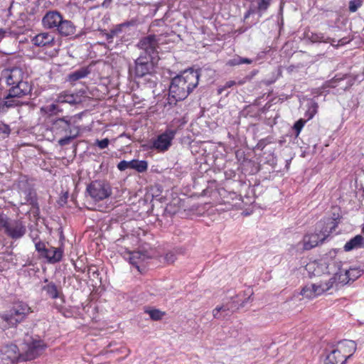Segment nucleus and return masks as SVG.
<instances>
[{
  "label": "nucleus",
  "instance_id": "f257e3e1",
  "mask_svg": "<svg viewBox=\"0 0 364 364\" xmlns=\"http://www.w3.org/2000/svg\"><path fill=\"white\" fill-rule=\"evenodd\" d=\"M200 74L198 70H188L174 77L168 90V104L176 105L185 100L198 85Z\"/></svg>",
  "mask_w": 364,
  "mask_h": 364
},
{
  "label": "nucleus",
  "instance_id": "f03ea898",
  "mask_svg": "<svg viewBox=\"0 0 364 364\" xmlns=\"http://www.w3.org/2000/svg\"><path fill=\"white\" fill-rule=\"evenodd\" d=\"M1 78L10 86L6 99L22 97L28 95L31 91V86L23 80L24 72L19 67L6 68L1 71Z\"/></svg>",
  "mask_w": 364,
  "mask_h": 364
},
{
  "label": "nucleus",
  "instance_id": "7ed1b4c3",
  "mask_svg": "<svg viewBox=\"0 0 364 364\" xmlns=\"http://www.w3.org/2000/svg\"><path fill=\"white\" fill-rule=\"evenodd\" d=\"M356 344L350 340H345L338 343L336 348L328 354L324 364H344L354 353Z\"/></svg>",
  "mask_w": 364,
  "mask_h": 364
},
{
  "label": "nucleus",
  "instance_id": "20e7f679",
  "mask_svg": "<svg viewBox=\"0 0 364 364\" xmlns=\"http://www.w3.org/2000/svg\"><path fill=\"white\" fill-rule=\"evenodd\" d=\"M30 307L22 302L16 304L10 311L1 316V318L6 322L9 327H14L21 322L29 314Z\"/></svg>",
  "mask_w": 364,
  "mask_h": 364
},
{
  "label": "nucleus",
  "instance_id": "39448f33",
  "mask_svg": "<svg viewBox=\"0 0 364 364\" xmlns=\"http://www.w3.org/2000/svg\"><path fill=\"white\" fill-rule=\"evenodd\" d=\"M86 191L95 201H100L106 199L112 194V188L109 184L101 180H96L91 182L87 186Z\"/></svg>",
  "mask_w": 364,
  "mask_h": 364
},
{
  "label": "nucleus",
  "instance_id": "423d86ee",
  "mask_svg": "<svg viewBox=\"0 0 364 364\" xmlns=\"http://www.w3.org/2000/svg\"><path fill=\"white\" fill-rule=\"evenodd\" d=\"M341 269V261L331 260L329 262L328 270L321 276L316 284H321L325 287L326 284L331 282V286L328 288V291L331 289L333 284L338 281V274Z\"/></svg>",
  "mask_w": 364,
  "mask_h": 364
},
{
  "label": "nucleus",
  "instance_id": "0eeeda50",
  "mask_svg": "<svg viewBox=\"0 0 364 364\" xmlns=\"http://www.w3.org/2000/svg\"><path fill=\"white\" fill-rule=\"evenodd\" d=\"M153 58L146 55H140L134 61V74L137 77H142L154 71V65Z\"/></svg>",
  "mask_w": 364,
  "mask_h": 364
},
{
  "label": "nucleus",
  "instance_id": "6e6552de",
  "mask_svg": "<svg viewBox=\"0 0 364 364\" xmlns=\"http://www.w3.org/2000/svg\"><path fill=\"white\" fill-rule=\"evenodd\" d=\"M21 357L16 345L8 344L0 348V364H13Z\"/></svg>",
  "mask_w": 364,
  "mask_h": 364
},
{
  "label": "nucleus",
  "instance_id": "1a4fd4ad",
  "mask_svg": "<svg viewBox=\"0 0 364 364\" xmlns=\"http://www.w3.org/2000/svg\"><path fill=\"white\" fill-rule=\"evenodd\" d=\"M4 232L11 239L17 240L26 234V228L21 220H10Z\"/></svg>",
  "mask_w": 364,
  "mask_h": 364
},
{
  "label": "nucleus",
  "instance_id": "9d476101",
  "mask_svg": "<svg viewBox=\"0 0 364 364\" xmlns=\"http://www.w3.org/2000/svg\"><path fill=\"white\" fill-rule=\"evenodd\" d=\"M176 134L175 130L168 129L163 134L158 136V137L153 141L152 148L159 151H165L171 145V141Z\"/></svg>",
  "mask_w": 364,
  "mask_h": 364
},
{
  "label": "nucleus",
  "instance_id": "9b49d317",
  "mask_svg": "<svg viewBox=\"0 0 364 364\" xmlns=\"http://www.w3.org/2000/svg\"><path fill=\"white\" fill-rule=\"evenodd\" d=\"M137 46L151 57V54L155 53L159 48V39L155 35H149L142 38L138 43Z\"/></svg>",
  "mask_w": 364,
  "mask_h": 364
},
{
  "label": "nucleus",
  "instance_id": "f8f14e48",
  "mask_svg": "<svg viewBox=\"0 0 364 364\" xmlns=\"http://www.w3.org/2000/svg\"><path fill=\"white\" fill-rule=\"evenodd\" d=\"M331 283L326 284L325 287L321 284H311L306 285L301 291V294L308 299H314L328 291V288L331 286Z\"/></svg>",
  "mask_w": 364,
  "mask_h": 364
},
{
  "label": "nucleus",
  "instance_id": "ddd939ff",
  "mask_svg": "<svg viewBox=\"0 0 364 364\" xmlns=\"http://www.w3.org/2000/svg\"><path fill=\"white\" fill-rule=\"evenodd\" d=\"M45 348L46 346L42 341H33L27 344L24 355H21L22 360H31L36 358L43 353Z\"/></svg>",
  "mask_w": 364,
  "mask_h": 364
},
{
  "label": "nucleus",
  "instance_id": "4468645a",
  "mask_svg": "<svg viewBox=\"0 0 364 364\" xmlns=\"http://www.w3.org/2000/svg\"><path fill=\"white\" fill-rule=\"evenodd\" d=\"M329 262H318L316 261L309 262L306 265V270L309 277L320 278L328 270Z\"/></svg>",
  "mask_w": 364,
  "mask_h": 364
},
{
  "label": "nucleus",
  "instance_id": "2eb2a0df",
  "mask_svg": "<svg viewBox=\"0 0 364 364\" xmlns=\"http://www.w3.org/2000/svg\"><path fill=\"white\" fill-rule=\"evenodd\" d=\"M341 267H342L341 262ZM363 272L364 270L358 267L350 268L349 269H342V267H341L340 274H338V282L347 284L350 281H354L360 277Z\"/></svg>",
  "mask_w": 364,
  "mask_h": 364
},
{
  "label": "nucleus",
  "instance_id": "dca6fc26",
  "mask_svg": "<svg viewBox=\"0 0 364 364\" xmlns=\"http://www.w3.org/2000/svg\"><path fill=\"white\" fill-rule=\"evenodd\" d=\"M52 129L56 134H72L75 131V128L72 129L70 127V120L65 117L58 118L53 121Z\"/></svg>",
  "mask_w": 364,
  "mask_h": 364
},
{
  "label": "nucleus",
  "instance_id": "f3484780",
  "mask_svg": "<svg viewBox=\"0 0 364 364\" xmlns=\"http://www.w3.org/2000/svg\"><path fill=\"white\" fill-rule=\"evenodd\" d=\"M63 19V16L58 11H49L43 18L42 23L45 28L57 30Z\"/></svg>",
  "mask_w": 364,
  "mask_h": 364
},
{
  "label": "nucleus",
  "instance_id": "a211bd4d",
  "mask_svg": "<svg viewBox=\"0 0 364 364\" xmlns=\"http://www.w3.org/2000/svg\"><path fill=\"white\" fill-rule=\"evenodd\" d=\"M63 250L58 247H50L46 250L43 257L47 259L49 263H56L61 260Z\"/></svg>",
  "mask_w": 364,
  "mask_h": 364
},
{
  "label": "nucleus",
  "instance_id": "6ab92c4d",
  "mask_svg": "<svg viewBox=\"0 0 364 364\" xmlns=\"http://www.w3.org/2000/svg\"><path fill=\"white\" fill-rule=\"evenodd\" d=\"M324 240L325 237L321 238L320 235L318 233L305 235L303 240L304 249L306 250H311L318 245V244L322 243Z\"/></svg>",
  "mask_w": 364,
  "mask_h": 364
},
{
  "label": "nucleus",
  "instance_id": "aec40b11",
  "mask_svg": "<svg viewBox=\"0 0 364 364\" xmlns=\"http://www.w3.org/2000/svg\"><path fill=\"white\" fill-rule=\"evenodd\" d=\"M75 30V26L73 22L63 18L56 31L62 36H69L74 35Z\"/></svg>",
  "mask_w": 364,
  "mask_h": 364
},
{
  "label": "nucleus",
  "instance_id": "412c9836",
  "mask_svg": "<svg viewBox=\"0 0 364 364\" xmlns=\"http://www.w3.org/2000/svg\"><path fill=\"white\" fill-rule=\"evenodd\" d=\"M54 41L53 36L48 33H41L36 35L33 39L32 42L37 46H46L52 43Z\"/></svg>",
  "mask_w": 364,
  "mask_h": 364
},
{
  "label": "nucleus",
  "instance_id": "4be33fe9",
  "mask_svg": "<svg viewBox=\"0 0 364 364\" xmlns=\"http://www.w3.org/2000/svg\"><path fill=\"white\" fill-rule=\"evenodd\" d=\"M149 257H150L147 255L146 252H143L141 251H134L130 254L129 259L130 263L135 266L139 271L140 263Z\"/></svg>",
  "mask_w": 364,
  "mask_h": 364
},
{
  "label": "nucleus",
  "instance_id": "5701e85b",
  "mask_svg": "<svg viewBox=\"0 0 364 364\" xmlns=\"http://www.w3.org/2000/svg\"><path fill=\"white\" fill-rule=\"evenodd\" d=\"M58 103H69L75 105L80 102L78 96L74 94H70L68 92H63L60 93L55 100Z\"/></svg>",
  "mask_w": 364,
  "mask_h": 364
},
{
  "label": "nucleus",
  "instance_id": "b1692460",
  "mask_svg": "<svg viewBox=\"0 0 364 364\" xmlns=\"http://www.w3.org/2000/svg\"><path fill=\"white\" fill-rule=\"evenodd\" d=\"M362 247H364V238L362 235H358L346 243L344 250L348 252Z\"/></svg>",
  "mask_w": 364,
  "mask_h": 364
},
{
  "label": "nucleus",
  "instance_id": "393cba45",
  "mask_svg": "<svg viewBox=\"0 0 364 364\" xmlns=\"http://www.w3.org/2000/svg\"><path fill=\"white\" fill-rule=\"evenodd\" d=\"M42 290L51 299H56L60 296V291L53 282H49L42 287Z\"/></svg>",
  "mask_w": 364,
  "mask_h": 364
},
{
  "label": "nucleus",
  "instance_id": "a878e982",
  "mask_svg": "<svg viewBox=\"0 0 364 364\" xmlns=\"http://www.w3.org/2000/svg\"><path fill=\"white\" fill-rule=\"evenodd\" d=\"M89 73L90 70L87 68H82L69 74L68 76V80L70 82H74L80 79L85 77Z\"/></svg>",
  "mask_w": 364,
  "mask_h": 364
},
{
  "label": "nucleus",
  "instance_id": "bb28decb",
  "mask_svg": "<svg viewBox=\"0 0 364 364\" xmlns=\"http://www.w3.org/2000/svg\"><path fill=\"white\" fill-rule=\"evenodd\" d=\"M147 162L146 161L132 160L129 161L131 169H135L138 172H144L147 169Z\"/></svg>",
  "mask_w": 364,
  "mask_h": 364
},
{
  "label": "nucleus",
  "instance_id": "cd10ccee",
  "mask_svg": "<svg viewBox=\"0 0 364 364\" xmlns=\"http://www.w3.org/2000/svg\"><path fill=\"white\" fill-rule=\"evenodd\" d=\"M79 135V129L77 127H75V131L72 134H65V137L59 139L58 144L63 146L69 144L71 141L75 139Z\"/></svg>",
  "mask_w": 364,
  "mask_h": 364
},
{
  "label": "nucleus",
  "instance_id": "c85d7f7f",
  "mask_svg": "<svg viewBox=\"0 0 364 364\" xmlns=\"http://www.w3.org/2000/svg\"><path fill=\"white\" fill-rule=\"evenodd\" d=\"M253 60L250 58L236 56L234 58L229 60L227 65L230 66H235L243 63L251 64Z\"/></svg>",
  "mask_w": 364,
  "mask_h": 364
},
{
  "label": "nucleus",
  "instance_id": "c756f323",
  "mask_svg": "<svg viewBox=\"0 0 364 364\" xmlns=\"http://www.w3.org/2000/svg\"><path fill=\"white\" fill-rule=\"evenodd\" d=\"M145 313L148 314L150 316L151 318L154 321L161 320L164 315L165 314L164 312L159 309L145 310Z\"/></svg>",
  "mask_w": 364,
  "mask_h": 364
},
{
  "label": "nucleus",
  "instance_id": "7c9ffc66",
  "mask_svg": "<svg viewBox=\"0 0 364 364\" xmlns=\"http://www.w3.org/2000/svg\"><path fill=\"white\" fill-rule=\"evenodd\" d=\"M318 105L316 102H311L309 105L308 110L306 111V116L308 119H311L317 112Z\"/></svg>",
  "mask_w": 364,
  "mask_h": 364
},
{
  "label": "nucleus",
  "instance_id": "2f4dec72",
  "mask_svg": "<svg viewBox=\"0 0 364 364\" xmlns=\"http://www.w3.org/2000/svg\"><path fill=\"white\" fill-rule=\"evenodd\" d=\"M363 4L362 0H351L348 4V9L350 12H355Z\"/></svg>",
  "mask_w": 364,
  "mask_h": 364
},
{
  "label": "nucleus",
  "instance_id": "473e14b6",
  "mask_svg": "<svg viewBox=\"0 0 364 364\" xmlns=\"http://www.w3.org/2000/svg\"><path fill=\"white\" fill-rule=\"evenodd\" d=\"M258 73L257 70H253L250 74L247 75L245 77H244L242 79L236 81L237 85H242L247 82H250L252 80V79L257 75Z\"/></svg>",
  "mask_w": 364,
  "mask_h": 364
},
{
  "label": "nucleus",
  "instance_id": "72a5a7b5",
  "mask_svg": "<svg viewBox=\"0 0 364 364\" xmlns=\"http://www.w3.org/2000/svg\"><path fill=\"white\" fill-rule=\"evenodd\" d=\"M221 306L224 307L225 311L228 314V316L230 315V313L233 312L234 309H237V305L235 304L234 301H228L223 304Z\"/></svg>",
  "mask_w": 364,
  "mask_h": 364
},
{
  "label": "nucleus",
  "instance_id": "f704fd0d",
  "mask_svg": "<svg viewBox=\"0 0 364 364\" xmlns=\"http://www.w3.org/2000/svg\"><path fill=\"white\" fill-rule=\"evenodd\" d=\"M33 241L35 242L36 250L43 257L47 250L45 243L41 241L36 242V239H33Z\"/></svg>",
  "mask_w": 364,
  "mask_h": 364
},
{
  "label": "nucleus",
  "instance_id": "c9c22d12",
  "mask_svg": "<svg viewBox=\"0 0 364 364\" xmlns=\"http://www.w3.org/2000/svg\"><path fill=\"white\" fill-rule=\"evenodd\" d=\"M271 0H259L257 9L259 11H265L270 5Z\"/></svg>",
  "mask_w": 364,
  "mask_h": 364
},
{
  "label": "nucleus",
  "instance_id": "e433bc0d",
  "mask_svg": "<svg viewBox=\"0 0 364 364\" xmlns=\"http://www.w3.org/2000/svg\"><path fill=\"white\" fill-rule=\"evenodd\" d=\"M10 133L9 127L2 122H0V135L2 138H5Z\"/></svg>",
  "mask_w": 364,
  "mask_h": 364
},
{
  "label": "nucleus",
  "instance_id": "4c0bfd02",
  "mask_svg": "<svg viewBox=\"0 0 364 364\" xmlns=\"http://www.w3.org/2000/svg\"><path fill=\"white\" fill-rule=\"evenodd\" d=\"M109 144V140L107 138L103 139L102 140L96 139L95 141V145L97 146L100 149L107 148Z\"/></svg>",
  "mask_w": 364,
  "mask_h": 364
},
{
  "label": "nucleus",
  "instance_id": "58836bf2",
  "mask_svg": "<svg viewBox=\"0 0 364 364\" xmlns=\"http://www.w3.org/2000/svg\"><path fill=\"white\" fill-rule=\"evenodd\" d=\"M45 111L50 114H56L60 110L58 109V106L55 104H51L48 105L44 108Z\"/></svg>",
  "mask_w": 364,
  "mask_h": 364
},
{
  "label": "nucleus",
  "instance_id": "ea45409f",
  "mask_svg": "<svg viewBox=\"0 0 364 364\" xmlns=\"http://www.w3.org/2000/svg\"><path fill=\"white\" fill-rule=\"evenodd\" d=\"M237 85V82L235 80H229L225 82V84L223 87H220L218 90L219 94H221L227 88L232 87V86Z\"/></svg>",
  "mask_w": 364,
  "mask_h": 364
},
{
  "label": "nucleus",
  "instance_id": "a19ab883",
  "mask_svg": "<svg viewBox=\"0 0 364 364\" xmlns=\"http://www.w3.org/2000/svg\"><path fill=\"white\" fill-rule=\"evenodd\" d=\"M9 220L10 219H9L6 215L0 214V229H4L5 231Z\"/></svg>",
  "mask_w": 364,
  "mask_h": 364
},
{
  "label": "nucleus",
  "instance_id": "79ce46f5",
  "mask_svg": "<svg viewBox=\"0 0 364 364\" xmlns=\"http://www.w3.org/2000/svg\"><path fill=\"white\" fill-rule=\"evenodd\" d=\"M305 124V120L301 119L298 120L294 125V129H295L296 132V135H299L300 133L301 129L303 128L304 125Z\"/></svg>",
  "mask_w": 364,
  "mask_h": 364
},
{
  "label": "nucleus",
  "instance_id": "37998d69",
  "mask_svg": "<svg viewBox=\"0 0 364 364\" xmlns=\"http://www.w3.org/2000/svg\"><path fill=\"white\" fill-rule=\"evenodd\" d=\"M117 168H119V170L120 171H124L127 168H130L129 167V161H121L118 165H117Z\"/></svg>",
  "mask_w": 364,
  "mask_h": 364
},
{
  "label": "nucleus",
  "instance_id": "c03bdc74",
  "mask_svg": "<svg viewBox=\"0 0 364 364\" xmlns=\"http://www.w3.org/2000/svg\"><path fill=\"white\" fill-rule=\"evenodd\" d=\"M165 259L167 262L171 264L173 263L174 261L176 259V257L174 253L173 252H168L165 256Z\"/></svg>",
  "mask_w": 364,
  "mask_h": 364
},
{
  "label": "nucleus",
  "instance_id": "a18cd8bd",
  "mask_svg": "<svg viewBox=\"0 0 364 364\" xmlns=\"http://www.w3.org/2000/svg\"><path fill=\"white\" fill-rule=\"evenodd\" d=\"M213 316L214 318H216V319H221V318H225L223 316V314L220 313V309H218V307H215L213 310Z\"/></svg>",
  "mask_w": 364,
  "mask_h": 364
},
{
  "label": "nucleus",
  "instance_id": "49530a36",
  "mask_svg": "<svg viewBox=\"0 0 364 364\" xmlns=\"http://www.w3.org/2000/svg\"><path fill=\"white\" fill-rule=\"evenodd\" d=\"M327 225H331L330 226V232H331L333 230H334L337 226V222L334 219H328Z\"/></svg>",
  "mask_w": 364,
  "mask_h": 364
},
{
  "label": "nucleus",
  "instance_id": "de8ad7c7",
  "mask_svg": "<svg viewBox=\"0 0 364 364\" xmlns=\"http://www.w3.org/2000/svg\"><path fill=\"white\" fill-rule=\"evenodd\" d=\"M267 144V142L266 141V139H262L257 143V148L258 149L262 150L265 147Z\"/></svg>",
  "mask_w": 364,
  "mask_h": 364
},
{
  "label": "nucleus",
  "instance_id": "09e8293b",
  "mask_svg": "<svg viewBox=\"0 0 364 364\" xmlns=\"http://www.w3.org/2000/svg\"><path fill=\"white\" fill-rule=\"evenodd\" d=\"M323 37L322 36L315 34L311 36V39L314 42H320L323 41Z\"/></svg>",
  "mask_w": 364,
  "mask_h": 364
},
{
  "label": "nucleus",
  "instance_id": "8fccbe9b",
  "mask_svg": "<svg viewBox=\"0 0 364 364\" xmlns=\"http://www.w3.org/2000/svg\"><path fill=\"white\" fill-rule=\"evenodd\" d=\"M217 307L218 309H220V311L221 314H223L224 317L228 316V314L226 312V311H225L224 307H223L221 305L220 306H218Z\"/></svg>",
  "mask_w": 364,
  "mask_h": 364
},
{
  "label": "nucleus",
  "instance_id": "3c124183",
  "mask_svg": "<svg viewBox=\"0 0 364 364\" xmlns=\"http://www.w3.org/2000/svg\"><path fill=\"white\" fill-rule=\"evenodd\" d=\"M296 69V67L295 65H290L287 68V71L289 73H291L294 72Z\"/></svg>",
  "mask_w": 364,
  "mask_h": 364
},
{
  "label": "nucleus",
  "instance_id": "603ef678",
  "mask_svg": "<svg viewBox=\"0 0 364 364\" xmlns=\"http://www.w3.org/2000/svg\"><path fill=\"white\" fill-rule=\"evenodd\" d=\"M15 102V101H12V102H9V101H6L5 102V105L7 106V107H11L14 105V103Z\"/></svg>",
  "mask_w": 364,
  "mask_h": 364
},
{
  "label": "nucleus",
  "instance_id": "864d4df0",
  "mask_svg": "<svg viewBox=\"0 0 364 364\" xmlns=\"http://www.w3.org/2000/svg\"><path fill=\"white\" fill-rule=\"evenodd\" d=\"M348 41H346L344 38L343 39H341L339 41H338V43L341 44V45H343L345 43H346Z\"/></svg>",
  "mask_w": 364,
  "mask_h": 364
},
{
  "label": "nucleus",
  "instance_id": "5fc2aeb1",
  "mask_svg": "<svg viewBox=\"0 0 364 364\" xmlns=\"http://www.w3.org/2000/svg\"><path fill=\"white\" fill-rule=\"evenodd\" d=\"M115 33L114 31H112V33L110 34H108L107 35V38H112L113 35Z\"/></svg>",
  "mask_w": 364,
  "mask_h": 364
},
{
  "label": "nucleus",
  "instance_id": "6e6d98bb",
  "mask_svg": "<svg viewBox=\"0 0 364 364\" xmlns=\"http://www.w3.org/2000/svg\"><path fill=\"white\" fill-rule=\"evenodd\" d=\"M5 33V31L2 28H0V35L3 36Z\"/></svg>",
  "mask_w": 364,
  "mask_h": 364
},
{
  "label": "nucleus",
  "instance_id": "4d7b16f0",
  "mask_svg": "<svg viewBox=\"0 0 364 364\" xmlns=\"http://www.w3.org/2000/svg\"><path fill=\"white\" fill-rule=\"evenodd\" d=\"M111 0H109V1H110Z\"/></svg>",
  "mask_w": 364,
  "mask_h": 364
}]
</instances>
